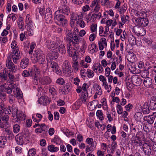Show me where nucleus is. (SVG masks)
Returning <instances> with one entry per match:
<instances>
[{"mask_svg":"<svg viewBox=\"0 0 156 156\" xmlns=\"http://www.w3.org/2000/svg\"><path fill=\"white\" fill-rule=\"evenodd\" d=\"M13 92L15 94L16 93V95L17 97H18L19 98H22L23 97L22 93L20 89L17 87L16 88V91L13 90Z\"/></svg>","mask_w":156,"mask_h":156,"instance_id":"nucleus-35","label":"nucleus"},{"mask_svg":"<svg viewBox=\"0 0 156 156\" xmlns=\"http://www.w3.org/2000/svg\"><path fill=\"white\" fill-rule=\"evenodd\" d=\"M27 135L24 133H19L16 136V140L18 144L22 145L24 141L26 140Z\"/></svg>","mask_w":156,"mask_h":156,"instance_id":"nucleus-6","label":"nucleus"},{"mask_svg":"<svg viewBox=\"0 0 156 156\" xmlns=\"http://www.w3.org/2000/svg\"><path fill=\"white\" fill-rule=\"evenodd\" d=\"M9 101L11 104L14 103L15 101V96L13 94H9L8 96Z\"/></svg>","mask_w":156,"mask_h":156,"instance_id":"nucleus-45","label":"nucleus"},{"mask_svg":"<svg viewBox=\"0 0 156 156\" xmlns=\"http://www.w3.org/2000/svg\"><path fill=\"white\" fill-rule=\"evenodd\" d=\"M65 40L69 43V47L71 46V43L72 44L73 38V35L70 32L69 33H68L66 35V36L65 37Z\"/></svg>","mask_w":156,"mask_h":156,"instance_id":"nucleus-26","label":"nucleus"},{"mask_svg":"<svg viewBox=\"0 0 156 156\" xmlns=\"http://www.w3.org/2000/svg\"><path fill=\"white\" fill-rule=\"evenodd\" d=\"M136 57V55L133 52L129 51L128 55V58H127L128 61L131 62H133L135 60Z\"/></svg>","mask_w":156,"mask_h":156,"instance_id":"nucleus-23","label":"nucleus"},{"mask_svg":"<svg viewBox=\"0 0 156 156\" xmlns=\"http://www.w3.org/2000/svg\"><path fill=\"white\" fill-rule=\"evenodd\" d=\"M38 102L41 104L46 105L47 104H49L50 102V101L49 98L47 97H41L38 100Z\"/></svg>","mask_w":156,"mask_h":156,"instance_id":"nucleus-17","label":"nucleus"},{"mask_svg":"<svg viewBox=\"0 0 156 156\" xmlns=\"http://www.w3.org/2000/svg\"><path fill=\"white\" fill-rule=\"evenodd\" d=\"M61 42V41L60 39L58 38H56L55 42L52 41L50 40H48L46 41L45 44L49 50H52L53 48L55 49L56 48H57Z\"/></svg>","mask_w":156,"mask_h":156,"instance_id":"nucleus-4","label":"nucleus"},{"mask_svg":"<svg viewBox=\"0 0 156 156\" xmlns=\"http://www.w3.org/2000/svg\"><path fill=\"white\" fill-rule=\"evenodd\" d=\"M49 91L51 94L54 96L56 95L57 90L54 87H51L49 89Z\"/></svg>","mask_w":156,"mask_h":156,"instance_id":"nucleus-46","label":"nucleus"},{"mask_svg":"<svg viewBox=\"0 0 156 156\" xmlns=\"http://www.w3.org/2000/svg\"><path fill=\"white\" fill-rule=\"evenodd\" d=\"M32 121L30 119H27L26 122V126L27 127H30L32 125Z\"/></svg>","mask_w":156,"mask_h":156,"instance_id":"nucleus-64","label":"nucleus"},{"mask_svg":"<svg viewBox=\"0 0 156 156\" xmlns=\"http://www.w3.org/2000/svg\"><path fill=\"white\" fill-rule=\"evenodd\" d=\"M6 93L4 89H0V99L2 101H5L6 100Z\"/></svg>","mask_w":156,"mask_h":156,"instance_id":"nucleus-24","label":"nucleus"},{"mask_svg":"<svg viewBox=\"0 0 156 156\" xmlns=\"http://www.w3.org/2000/svg\"><path fill=\"white\" fill-rule=\"evenodd\" d=\"M155 119V116L151 115L145 116L143 118L144 120L145 121H147L148 123L150 124H152L153 123Z\"/></svg>","mask_w":156,"mask_h":156,"instance_id":"nucleus-16","label":"nucleus"},{"mask_svg":"<svg viewBox=\"0 0 156 156\" xmlns=\"http://www.w3.org/2000/svg\"><path fill=\"white\" fill-rule=\"evenodd\" d=\"M7 70L5 69L3 72H0V79L6 80L7 79Z\"/></svg>","mask_w":156,"mask_h":156,"instance_id":"nucleus-29","label":"nucleus"},{"mask_svg":"<svg viewBox=\"0 0 156 156\" xmlns=\"http://www.w3.org/2000/svg\"><path fill=\"white\" fill-rule=\"evenodd\" d=\"M20 126L18 124L14 125L13 126V132L15 133H18L20 130Z\"/></svg>","mask_w":156,"mask_h":156,"instance_id":"nucleus-52","label":"nucleus"},{"mask_svg":"<svg viewBox=\"0 0 156 156\" xmlns=\"http://www.w3.org/2000/svg\"><path fill=\"white\" fill-rule=\"evenodd\" d=\"M29 62V59L27 58L22 59L20 63V67L22 69H25L28 65Z\"/></svg>","mask_w":156,"mask_h":156,"instance_id":"nucleus-19","label":"nucleus"},{"mask_svg":"<svg viewBox=\"0 0 156 156\" xmlns=\"http://www.w3.org/2000/svg\"><path fill=\"white\" fill-rule=\"evenodd\" d=\"M76 25L77 26L79 25L81 28L84 27L85 26V22L81 18H78V20L76 23Z\"/></svg>","mask_w":156,"mask_h":156,"instance_id":"nucleus-32","label":"nucleus"},{"mask_svg":"<svg viewBox=\"0 0 156 156\" xmlns=\"http://www.w3.org/2000/svg\"><path fill=\"white\" fill-rule=\"evenodd\" d=\"M70 19H73L76 21L78 20L77 17L78 18L79 16L78 15L75 14L74 12H72L70 14Z\"/></svg>","mask_w":156,"mask_h":156,"instance_id":"nucleus-57","label":"nucleus"},{"mask_svg":"<svg viewBox=\"0 0 156 156\" xmlns=\"http://www.w3.org/2000/svg\"><path fill=\"white\" fill-rule=\"evenodd\" d=\"M144 136L143 133L140 132L137 133L136 135L133 136L131 138L132 145L136 147L141 146L142 144L141 139Z\"/></svg>","mask_w":156,"mask_h":156,"instance_id":"nucleus-2","label":"nucleus"},{"mask_svg":"<svg viewBox=\"0 0 156 156\" xmlns=\"http://www.w3.org/2000/svg\"><path fill=\"white\" fill-rule=\"evenodd\" d=\"M30 71H32L33 73L32 75L33 76V77L34 79V80H36L37 81V78L36 76V74H38L39 73V69H38L36 65H34V66L33 68L30 69Z\"/></svg>","mask_w":156,"mask_h":156,"instance_id":"nucleus-22","label":"nucleus"},{"mask_svg":"<svg viewBox=\"0 0 156 156\" xmlns=\"http://www.w3.org/2000/svg\"><path fill=\"white\" fill-rule=\"evenodd\" d=\"M30 16L29 14L27 15L26 16L25 22L27 25L28 26V27H31L32 22L30 19ZM30 29H31V28H30Z\"/></svg>","mask_w":156,"mask_h":156,"instance_id":"nucleus-37","label":"nucleus"},{"mask_svg":"<svg viewBox=\"0 0 156 156\" xmlns=\"http://www.w3.org/2000/svg\"><path fill=\"white\" fill-rule=\"evenodd\" d=\"M86 74L87 75L88 77L89 78L92 77L94 76L93 71L89 69H87Z\"/></svg>","mask_w":156,"mask_h":156,"instance_id":"nucleus-50","label":"nucleus"},{"mask_svg":"<svg viewBox=\"0 0 156 156\" xmlns=\"http://www.w3.org/2000/svg\"><path fill=\"white\" fill-rule=\"evenodd\" d=\"M36 61L37 62H39V63L42 64V66H43L44 67L46 66V64L45 63L44 56L42 58H40V59H37Z\"/></svg>","mask_w":156,"mask_h":156,"instance_id":"nucleus-51","label":"nucleus"},{"mask_svg":"<svg viewBox=\"0 0 156 156\" xmlns=\"http://www.w3.org/2000/svg\"><path fill=\"white\" fill-rule=\"evenodd\" d=\"M34 55H35L34 59L36 60L37 59H39L40 58H42L44 56L43 55V52L40 49H37L35 51Z\"/></svg>","mask_w":156,"mask_h":156,"instance_id":"nucleus-18","label":"nucleus"},{"mask_svg":"<svg viewBox=\"0 0 156 156\" xmlns=\"http://www.w3.org/2000/svg\"><path fill=\"white\" fill-rule=\"evenodd\" d=\"M51 82L50 78L48 76H45L40 78V83L42 85H48L50 84Z\"/></svg>","mask_w":156,"mask_h":156,"instance_id":"nucleus-13","label":"nucleus"},{"mask_svg":"<svg viewBox=\"0 0 156 156\" xmlns=\"http://www.w3.org/2000/svg\"><path fill=\"white\" fill-rule=\"evenodd\" d=\"M61 12L63 13V14L68 15L70 12L69 8L66 5H64L62 7V8L58 10Z\"/></svg>","mask_w":156,"mask_h":156,"instance_id":"nucleus-28","label":"nucleus"},{"mask_svg":"<svg viewBox=\"0 0 156 156\" xmlns=\"http://www.w3.org/2000/svg\"><path fill=\"white\" fill-rule=\"evenodd\" d=\"M127 8L124 5L120 6L118 9V11L121 14L124 13L126 11Z\"/></svg>","mask_w":156,"mask_h":156,"instance_id":"nucleus-47","label":"nucleus"},{"mask_svg":"<svg viewBox=\"0 0 156 156\" xmlns=\"http://www.w3.org/2000/svg\"><path fill=\"white\" fill-rule=\"evenodd\" d=\"M32 71L27 70H24L22 73V75L24 77H28L29 76H33L32 75L33 71Z\"/></svg>","mask_w":156,"mask_h":156,"instance_id":"nucleus-33","label":"nucleus"},{"mask_svg":"<svg viewBox=\"0 0 156 156\" xmlns=\"http://www.w3.org/2000/svg\"><path fill=\"white\" fill-rule=\"evenodd\" d=\"M78 62L76 61V59L75 61L73 62L72 67L74 68L76 70H78Z\"/></svg>","mask_w":156,"mask_h":156,"instance_id":"nucleus-55","label":"nucleus"},{"mask_svg":"<svg viewBox=\"0 0 156 156\" xmlns=\"http://www.w3.org/2000/svg\"><path fill=\"white\" fill-rule=\"evenodd\" d=\"M80 65V66L83 68H87L88 67L87 63H85L84 61L83 60L81 61Z\"/></svg>","mask_w":156,"mask_h":156,"instance_id":"nucleus-63","label":"nucleus"},{"mask_svg":"<svg viewBox=\"0 0 156 156\" xmlns=\"http://www.w3.org/2000/svg\"><path fill=\"white\" fill-rule=\"evenodd\" d=\"M19 21L18 22V27L20 29H22L24 26L23 18L22 17H20Z\"/></svg>","mask_w":156,"mask_h":156,"instance_id":"nucleus-48","label":"nucleus"},{"mask_svg":"<svg viewBox=\"0 0 156 156\" xmlns=\"http://www.w3.org/2000/svg\"><path fill=\"white\" fill-rule=\"evenodd\" d=\"M94 89L97 91L96 93L99 95H101L102 93V91L101 90V87L98 84L95 83L93 86Z\"/></svg>","mask_w":156,"mask_h":156,"instance_id":"nucleus-31","label":"nucleus"},{"mask_svg":"<svg viewBox=\"0 0 156 156\" xmlns=\"http://www.w3.org/2000/svg\"><path fill=\"white\" fill-rule=\"evenodd\" d=\"M54 19L55 23L58 25L65 27L68 24V21L66 19L65 16L59 10L55 12Z\"/></svg>","mask_w":156,"mask_h":156,"instance_id":"nucleus-1","label":"nucleus"},{"mask_svg":"<svg viewBox=\"0 0 156 156\" xmlns=\"http://www.w3.org/2000/svg\"><path fill=\"white\" fill-rule=\"evenodd\" d=\"M53 142L56 144H59V143H61L62 140L58 136H55L53 139Z\"/></svg>","mask_w":156,"mask_h":156,"instance_id":"nucleus-53","label":"nucleus"},{"mask_svg":"<svg viewBox=\"0 0 156 156\" xmlns=\"http://www.w3.org/2000/svg\"><path fill=\"white\" fill-rule=\"evenodd\" d=\"M44 18L47 22H48L49 23H52V14L46 13Z\"/></svg>","mask_w":156,"mask_h":156,"instance_id":"nucleus-42","label":"nucleus"},{"mask_svg":"<svg viewBox=\"0 0 156 156\" xmlns=\"http://www.w3.org/2000/svg\"><path fill=\"white\" fill-rule=\"evenodd\" d=\"M7 141L6 138L5 136L1 137L0 138V147L3 148L5 146V144Z\"/></svg>","mask_w":156,"mask_h":156,"instance_id":"nucleus-34","label":"nucleus"},{"mask_svg":"<svg viewBox=\"0 0 156 156\" xmlns=\"http://www.w3.org/2000/svg\"><path fill=\"white\" fill-rule=\"evenodd\" d=\"M98 2V0H94L92 2V3L90 5V7L92 8L94 7L95 5L99 4Z\"/></svg>","mask_w":156,"mask_h":156,"instance_id":"nucleus-58","label":"nucleus"},{"mask_svg":"<svg viewBox=\"0 0 156 156\" xmlns=\"http://www.w3.org/2000/svg\"><path fill=\"white\" fill-rule=\"evenodd\" d=\"M117 107L118 108L117 109V112L119 114H121L122 113V107L119 104L117 106Z\"/></svg>","mask_w":156,"mask_h":156,"instance_id":"nucleus-56","label":"nucleus"},{"mask_svg":"<svg viewBox=\"0 0 156 156\" xmlns=\"http://www.w3.org/2000/svg\"><path fill=\"white\" fill-rule=\"evenodd\" d=\"M8 41V39L7 37H0V41H1L2 44H4L6 43Z\"/></svg>","mask_w":156,"mask_h":156,"instance_id":"nucleus-59","label":"nucleus"},{"mask_svg":"<svg viewBox=\"0 0 156 156\" xmlns=\"http://www.w3.org/2000/svg\"><path fill=\"white\" fill-rule=\"evenodd\" d=\"M61 42L57 48H56L57 49L56 51H59V53L62 54H65L66 52L65 48L66 45L64 44H61Z\"/></svg>","mask_w":156,"mask_h":156,"instance_id":"nucleus-21","label":"nucleus"},{"mask_svg":"<svg viewBox=\"0 0 156 156\" xmlns=\"http://www.w3.org/2000/svg\"><path fill=\"white\" fill-rule=\"evenodd\" d=\"M46 65L47 67L44 69L46 71L48 66L50 65L53 71L56 73L57 74L60 75L61 73V71L60 70L58 64L52 60L48 61Z\"/></svg>","mask_w":156,"mask_h":156,"instance_id":"nucleus-3","label":"nucleus"},{"mask_svg":"<svg viewBox=\"0 0 156 156\" xmlns=\"http://www.w3.org/2000/svg\"><path fill=\"white\" fill-rule=\"evenodd\" d=\"M71 83H67L63 87L60 89L59 91L61 94L64 95L67 94L71 89Z\"/></svg>","mask_w":156,"mask_h":156,"instance_id":"nucleus-11","label":"nucleus"},{"mask_svg":"<svg viewBox=\"0 0 156 156\" xmlns=\"http://www.w3.org/2000/svg\"><path fill=\"white\" fill-rule=\"evenodd\" d=\"M15 50H14L12 51L11 55H10V56L11 57L10 58H12L14 63H16L17 61L20 58L21 54L20 51H18L17 48L15 49Z\"/></svg>","mask_w":156,"mask_h":156,"instance_id":"nucleus-8","label":"nucleus"},{"mask_svg":"<svg viewBox=\"0 0 156 156\" xmlns=\"http://www.w3.org/2000/svg\"><path fill=\"white\" fill-rule=\"evenodd\" d=\"M15 117H17L18 119H20L21 120H22L25 119L26 116L24 114L18 112L15 115Z\"/></svg>","mask_w":156,"mask_h":156,"instance_id":"nucleus-40","label":"nucleus"},{"mask_svg":"<svg viewBox=\"0 0 156 156\" xmlns=\"http://www.w3.org/2000/svg\"><path fill=\"white\" fill-rule=\"evenodd\" d=\"M1 119L2 121L5 122V123H8L9 119V117L8 115H6L5 113L4 115H2Z\"/></svg>","mask_w":156,"mask_h":156,"instance_id":"nucleus-44","label":"nucleus"},{"mask_svg":"<svg viewBox=\"0 0 156 156\" xmlns=\"http://www.w3.org/2000/svg\"><path fill=\"white\" fill-rule=\"evenodd\" d=\"M48 151L51 152H56L59 150L58 147H55V145L53 144H51L48 146Z\"/></svg>","mask_w":156,"mask_h":156,"instance_id":"nucleus-36","label":"nucleus"},{"mask_svg":"<svg viewBox=\"0 0 156 156\" xmlns=\"http://www.w3.org/2000/svg\"><path fill=\"white\" fill-rule=\"evenodd\" d=\"M6 67L8 69H11L12 72H15L17 69V66L14 65L11 59H8L6 62Z\"/></svg>","mask_w":156,"mask_h":156,"instance_id":"nucleus-12","label":"nucleus"},{"mask_svg":"<svg viewBox=\"0 0 156 156\" xmlns=\"http://www.w3.org/2000/svg\"><path fill=\"white\" fill-rule=\"evenodd\" d=\"M65 102L61 99L58 100L57 102V105L59 106H61L64 105Z\"/></svg>","mask_w":156,"mask_h":156,"instance_id":"nucleus-60","label":"nucleus"},{"mask_svg":"<svg viewBox=\"0 0 156 156\" xmlns=\"http://www.w3.org/2000/svg\"><path fill=\"white\" fill-rule=\"evenodd\" d=\"M11 48L12 49V51L14 50L15 51V49H16V48H17L18 51H19V48L17 46L16 41L14 40L12 41V43H11Z\"/></svg>","mask_w":156,"mask_h":156,"instance_id":"nucleus-43","label":"nucleus"},{"mask_svg":"<svg viewBox=\"0 0 156 156\" xmlns=\"http://www.w3.org/2000/svg\"><path fill=\"white\" fill-rule=\"evenodd\" d=\"M129 41L132 45H134L136 44V38L132 35L129 37Z\"/></svg>","mask_w":156,"mask_h":156,"instance_id":"nucleus-39","label":"nucleus"},{"mask_svg":"<svg viewBox=\"0 0 156 156\" xmlns=\"http://www.w3.org/2000/svg\"><path fill=\"white\" fill-rule=\"evenodd\" d=\"M96 115L99 119L101 121L103 120V114L101 110H98L96 112Z\"/></svg>","mask_w":156,"mask_h":156,"instance_id":"nucleus-41","label":"nucleus"},{"mask_svg":"<svg viewBox=\"0 0 156 156\" xmlns=\"http://www.w3.org/2000/svg\"><path fill=\"white\" fill-rule=\"evenodd\" d=\"M135 15L136 16H143V13L139 11L136 10L134 12Z\"/></svg>","mask_w":156,"mask_h":156,"instance_id":"nucleus-62","label":"nucleus"},{"mask_svg":"<svg viewBox=\"0 0 156 156\" xmlns=\"http://www.w3.org/2000/svg\"><path fill=\"white\" fill-rule=\"evenodd\" d=\"M56 83L62 85L65 83V82L63 78H59L57 80Z\"/></svg>","mask_w":156,"mask_h":156,"instance_id":"nucleus-54","label":"nucleus"},{"mask_svg":"<svg viewBox=\"0 0 156 156\" xmlns=\"http://www.w3.org/2000/svg\"><path fill=\"white\" fill-rule=\"evenodd\" d=\"M8 112L9 114H12L13 117H15V115L18 112V109L15 105H12V106H9L7 108Z\"/></svg>","mask_w":156,"mask_h":156,"instance_id":"nucleus-9","label":"nucleus"},{"mask_svg":"<svg viewBox=\"0 0 156 156\" xmlns=\"http://www.w3.org/2000/svg\"><path fill=\"white\" fill-rule=\"evenodd\" d=\"M73 38L72 44L73 46H75L76 44H79L80 42L81 38L75 32L73 34Z\"/></svg>","mask_w":156,"mask_h":156,"instance_id":"nucleus-15","label":"nucleus"},{"mask_svg":"<svg viewBox=\"0 0 156 156\" xmlns=\"http://www.w3.org/2000/svg\"><path fill=\"white\" fill-rule=\"evenodd\" d=\"M132 82L136 86H139L141 83L142 80L138 77H133L132 79Z\"/></svg>","mask_w":156,"mask_h":156,"instance_id":"nucleus-25","label":"nucleus"},{"mask_svg":"<svg viewBox=\"0 0 156 156\" xmlns=\"http://www.w3.org/2000/svg\"><path fill=\"white\" fill-rule=\"evenodd\" d=\"M135 22L137 25L142 27L147 26L148 24V20L144 17H138L135 19Z\"/></svg>","mask_w":156,"mask_h":156,"instance_id":"nucleus-5","label":"nucleus"},{"mask_svg":"<svg viewBox=\"0 0 156 156\" xmlns=\"http://www.w3.org/2000/svg\"><path fill=\"white\" fill-rule=\"evenodd\" d=\"M133 31L135 33L137 34V35L143 36L142 33L143 32H144L145 30L142 27H137L136 28L134 29Z\"/></svg>","mask_w":156,"mask_h":156,"instance_id":"nucleus-27","label":"nucleus"},{"mask_svg":"<svg viewBox=\"0 0 156 156\" xmlns=\"http://www.w3.org/2000/svg\"><path fill=\"white\" fill-rule=\"evenodd\" d=\"M143 73H142L141 74V76L145 78L144 80L143 83L144 86L147 88L149 87L152 84V79L150 77H147L145 78V77L143 76Z\"/></svg>","mask_w":156,"mask_h":156,"instance_id":"nucleus-14","label":"nucleus"},{"mask_svg":"<svg viewBox=\"0 0 156 156\" xmlns=\"http://www.w3.org/2000/svg\"><path fill=\"white\" fill-rule=\"evenodd\" d=\"M36 150L34 148L30 149L28 152L27 156H34L36 154Z\"/></svg>","mask_w":156,"mask_h":156,"instance_id":"nucleus-49","label":"nucleus"},{"mask_svg":"<svg viewBox=\"0 0 156 156\" xmlns=\"http://www.w3.org/2000/svg\"><path fill=\"white\" fill-rule=\"evenodd\" d=\"M88 97L87 92H82L80 98L83 102L85 103Z\"/></svg>","mask_w":156,"mask_h":156,"instance_id":"nucleus-38","label":"nucleus"},{"mask_svg":"<svg viewBox=\"0 0 156 156\" xmlns=\"http://www.w3.org/2000/svg\"><path fill=\"white\" fill-rule=\"evenodd\" d=\"M105 76L108 77L109 76L110 73V69L109 67L106 68L105 70Z\"/></svg>","mask_w":156,"mask_h":156,"instance_id":"nucleus-61","label":"nucleus"},{"mask_svg":"<svg viewBox=\"0 0 156 156\" xmlns=\"http://www.w3.org/2000/svg\"><path fill=\"white\" fill-rule=\"evenodd\" d=\"M149 107L152 110L156 109V98L153 97L151 98L149 104Z\"/></svg>","mask_w":156,"mask_h":156,"instance_id":"nucleus-20","label":"nucleus"},{"mask_svg":"<svg viewBox=\"0 0 156 156\" xmlns=\"http://www.w3.org/2000/svg\"><path fill=\"white\" fill-rule=\"evenodd\" d=\"M142 148L143 150L145 155L148 156H150L151 153V147L152 145L149 143H144L142 144Z\"/></svg>","mask_w":156,"mask_h":156,"instance_id":"nucleus-7","label":"nucleus"},{"mask_svg":"<svg viewBox=\"0 0 156 156\" xmlns=\"http://www.w3.org/2000/svg\"><path fill=\"white\" fill-rule=\"evenodd\" d=\"M70 67L71 66L69 62L68 61H65L62 66L63 72L67 74L71 73L72 71Z\"/></svg>","mask_w":156,"mask_h":156,"instance_id":"nucleus-10","label":"nucleus"},{"mask_svg":"<svg viewBox=\"0 0 156 156\" xmlns=\"http://www.w3.org/2000/svg\"><path fill=\"white\" fill-rule=\"evenodd\" d=\"M143 117L142 113L140 112H137L134 115L135 119L137 122H141Z\"/></svg>","mask_w":156,"mask_h":156,"instance_id":"nucleus-30","label":"nucleus"}]
</instances>
